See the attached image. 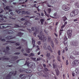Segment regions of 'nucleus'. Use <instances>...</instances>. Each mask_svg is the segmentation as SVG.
Returning <instances> with one entry per match:
<instances>
[{
    "label": "nucleus",
    "mask_w": 79,
    "mask_h": 79,
    "mask_svg": "<svg viewBox=\"0 0 79 79\" xmlns=\"http://www.w3.org/2000/svg\"><path fill=\"white\" fill-rule=\"evenodd\" d=\"M20 52H15L14 53L15 55H19Z\"/></svg>",
    "instance_id": "58"
},
{
    "label": "nucleus",
    "mask_w": 79,
    "mask_h": 79,
    "mask_svg": "<svg viewBox=\"0 0 79 79\" xmlns=\"http://www.w3.org/2000/svg\"><path fill=\"white\" fill-rule=\"evenodd\" d=\"M23 75H24V74H21L19 75V77H22V76H23Z\"/></svg>",
    "instance_id": "59"
},
{
    "label": "nucleus",
    "mask_w": 79,
    "mask_h": 79,
    "mask_svg": "<svg viewBox=\"0 0 79 79\" xmlns=\"http://www.w3.org/2000/svg\"><path fill=\"white\" fill-rule=\"evenodd\" d=\"M30 51H31V49H28L27 50V53H30Z\"/></svg>",
    "instance_id": "33"
},
{
    "label": "nucleus",
    "mask_w": 79,
    "mask_h": 79,
    "mask_svg": "<svg viewBox=\"0 0 79 79\" xmlns=\"http://www.w3.org/2000/svg\"><path fill=\"white\" fill-rule=\"evenodd\" d=\"M20 45V44H19V43H16V44H15V45L16 46H19V45Z\"/></svg>",
    "instance_id": "51"
},
{
    "label": "nucleus",
    "mask_w": 79,
    "mask_h": 79,
    "mask_svg": "<svg viewBox=\"0 0 79 79\" xmlns=\"http://www.w3.org/2000/svg\"><path fill=\"white\" fill-rule=\"evenodd\" d=\"M52 37L50 36H48V42H51L52 41Z\"/></svg>",
    "instance_id": "13"
},
{
    "label": "nucleus",
    "mask_w": 79,
    "mask_h": 79,
    "mask_svg": "<svg viewBox=\"0 0 79 79\" xmlns=\"http://www.w3.org/2000/svg\"><path fill=\"white\" fill-rule=\"evenodd\" d=\"M38 70L39 71V72H41L42 71V69L40 68H38Z\"/></svg>",
    "instance_id": "31"
},
{
    "label": "nucleus",
    "mask_w": 79,
    "mask_h": 79,
    "mask_svg": "<svg viewBox=\"0 0 79 79\" xmlns=\"http://www.w3.org/2000/svg\"><path fill=\"white\" fill-rule=\"evenodd\" d=\"M26 76H24L22 78V79H26Z\"/></svg>",
    "instance_id": "64"
},
{
    "label": "nucleus",
    "mask_w": 79,
    "mask_h": 79,
    "mask_svg": "<svg viewBox=\"0 0 79 79\" xmlns=\"http://www.w3.org/2000/svg\"><path fill=\"white\" fill-rule=\"evenodd\" d=\"M43 47L45 50H47V49H48L50 52H51V53L53 52V51H52V48H51V47H50V46L47 45V44H44Z\"/></svg>",
    "instance_id": "3"
},
{
    "label": "nucleus",
    "mask_w": 79,
    "mask_h": 79,
    "mask_svg": "<svg viewBox=\"0 0 79 79\" xmlns=\"http://www.w3.org/2000/svg\"><path fill=\"white\" fill-rule=\"evenodd\" d=\"M62 20H67V19H68L66 17V16H64L62 18Z\"/></svg>",
    "instance_id": "27"
},
{
    "label": "nucleus",
    "mask_w": 79,
    "mask_h": 79,
    "mask_svg": "<svg viewBox=\"0 0 79 79\" xmlns=\"http://www.w3.org/2000/svg\"><path fill=\"white\" fill-rule=\"evenodd\" d=\"M40 21L41 22V25H43V22H44V20H40Z\"/></svg>",
    "instance_id": "47"
},
{
    "label": "nucleus",
    "mask_w": 79,
    "mask_h": 79,
    "mask_svg": "<svg viewBox=\"0 0 79 79\" xmlns=\"http://www.w3.org/2000/svg\"><path fill=\"white\" fill-rule=\"evenodd\" d=\"M44 32H45V34H48V31H47L46 30H44Z\"/></svg>",
    "instance_id": "61"
},
{
    "label": "nucleus",
    "mask_w": 79,
    "mask_h": 79,
    "mask_svg": "<svg viewBox=\"0 0 79 79\" xmlns=\"http://www.w3.org/2000/svg\"><path fill=\"white\" fill-rule=\"evenodd\" d=\"M30 56H34V55H35L34 54L32 53H31L30 54Z\"/></svg>",
    "instance_id": "48"
},
{
    "label": "nucleus",
    "mask_w": 79,
    "mask_h": 79,
    "mask_svg": "<svg viewBox=\"0 0 79 79\" xmlns=\"http://www.w3.org/2000/svg\"><path fill=\"white\" fill-rule=\"evenodd\" d=\"M55 71L56 73V75L57 76H58L60 74V72L58 69L57 70H55Z\"/></svg>",
    "instance_id": "22"
},
{
    "label": "nucleus",
    "mask_w": 79,
    "mask_h": 79,
    "mask_svg": "<svg viewBox=\"0 0 79 79\" xmlns=\"http://www.w3.org/2000/svg\"><path fill=\"white\" fill-rule=\"evenodd\" d=\"M8 43H10V44H14V43H15L14 42L11 41H8Z\"/></svg>",
    "instance_id": "36"
},
{
    "label": "nucleus",
    "mask_w": 79,
    "mask_h": 79,
    "mask_svg": "<svg viewBox=\"0 0 79 79\" xmlns=\"http://www.w3.org/2000/svg\"><path fill=\"white\" fill-rule=\"evenodd\" d=\"M35 40H33V38L32 39V44H35Z\"/></svg>",
    "instance_id": "29"
},
{
    "label": "nucleus",
    "mask_w": 79,
    "mask_h": 79,
    "mask_svg": "<svg viewBox=\"0 0 79 79\" xmlns=\"http://www.w3.org/2000/svg\"><path fill=\"white\" fill-rule=\"evenodd\" d=\"M53 68L55 69V70H57L58 69V66L56 65V64H53Z\"/></svg>",
    "instance_id": "12"
},
{
    "label": "nucleus",
    "mask_w": 79,
    "mask_h": 79,
    "mask_svg": "<svg viewBox=\"0 0 79 79\" xmlns=\"http://www.w3.org/2000/svg\"><path fill=\"white\" fill-rule=\"evenodd\" d=\"M73 54L75 55H79V52L74 50L73 51Z\"/></svg>",
    "instance_id": "10"
},
{
    "label": "nucleus",
    "mask_w": 79,
    "mask_h": 79,
    "mask_svg": "<svg viewBox=\"0 0 79 79\" xmlns=\"http://www.w3.org/2000/svg\"><path fill=\"white\" fill-rule=\"evenodd\" d=\"M66 24H67V22H65L64 23V25L61 27V29H63V28L64 27H65V26H66Z\"/></svg>",
    "instance_id": "23"
},
{
    "label": "nucleus",
    "mask_w": 79,
    "mask_h": 79,
    "mask_svg": "<svg viewBox=\"0 0 79 79\" xmlns=\"http://www.w3.org/2000/svg\"><path fill=\"white\" fill-rule=\"evenodd\" d=\"M79 68H77L75 71L74 72H73L72 73V75L73 77H74L75 76L74 75H77L79 74Z\"/></svg>",
    "instance_id": "5"
},
{
    "label": "nucleus",
    "mask_w": 79,
    "mask_h": 79,
    "mask_svg": "<svg viewBox=\"0 0 79 79\" xmlns=\"http://www.w3.org/2000/svg\"><path fill=\"white\" fill-rule=\"evenodd\" d=\"M10 27L9 26H2L3 28H5V27L6 28V27Z\"/></svg>",
    "instance_id": "54"
},
{
    "label": "nucleus",
    "mask_w": 79,
    "mask_h": 79,
    "mask_svg": "<svg viewBox=\"0 0 79 79\" xmlns=\"http://www.w3.org/2000/svg\"><path fill=\"white\" fill-rule=\"evenodd\" d=\"M44 69L45 71H50V70H48V69L46 67L44 68Z\"/></svg>",
    "instance_id": "35"
},
{
    "label": "nucleus",
    "mask_w": 79,
    "mask_h": 79,
    "mask_svg": "<svg viewBox=\"0 0 79 79\" xmlns=\"http://www.w3.org/2000/svg\"><path fill=\"white\" fill-rule=\"evenodd\" d=\"M26 13L27 15H30V12H26Z\"/></svg>",
    "instance_id": "63"
},
{
    "label": "nucleus",
    "mask_w": 79,
    "mask_h": 79,
    "mask_svg": "<svg viewBox=\"0 0 79 79\" xmlns=\"http://www.w3.org/2000/svg\"><path fill=\"white\" fill-rule=\"evenodd\" d=\"M79 64V61L77 60H74L72 63V66L73 67H76Z\"/></svg>",
    "instance_id": "4"
},
{
    "label": "nucleus",
    "mask_w": 79,
    "mask_h": 79,
    "mask_svg": "<svg viewBox=\"0 0 79 79\" xmlns=\"http://www.w3.org/2000/svg\"><path fill=\"white\" fill-rule=\"evenodd\" d=\"M38 33H39L38 30H37V31H35L34 32V33H33L34 35L35 36H35H36V34H37Z\"/></svg>",
    "instance_id": "19"
},
{
    "label": "nucleus",
    "mask_w": 79,
    "mask_h": 79,
    "mask_svg": "<svg viewBox=\"0 0 79 79\" xmlns=\"http://www.w3.org/2000/svg\"><path fill=\"white\" fill-rule=\"evenodd\" d=\"M23 33L21 32H19L18 34L17 35V36H19V37H21L23 35Z\"/></svg>",
    "instance_id": "15"
},
{
    "label": "nucleus",
    "mask_w": 79,
    "mask_h": 79,
    "mask_svg": "<svg viewBox=\"0 0 79 79\" xmlns=\"http://www.w3.org/2000/svg\"><path fill=\"white\" fill-rule=\"evenodd\" d=\"M27 30L28 31H29L30 33H31V32L32 31V30H31V29H27Z\"/></svg>",
    "instance_id": "45"
},
{
    "label": "nucleus",
    "mask_w": 79,
    "mask_h": 79,
    "mask_svg": "<svg viewBox=\"0 0 79 79\" xmlns=\"http://www.w3.org/2000/svg\"><path fill=\"white\" fill-rule=\"evenodd\" d=\"M72 32H73L72 30H69L67 31V34L69 37H71V35H72Z\"/></svg>",
    "instance_id": "8"
},
{
    "label": "nucleus",
    "mask_w": 79,
    "mask_h": 79,
    "mask_svg": "<svg viewBox=\"0 0 79 79\" xmlns=\"http://www.w3.org/2000/svg\"><path fill=\"white\" fill-rule=\"evenodd\" d=\"M54 16H50L52 18H54L55 19H56V18H59V17H57V16H56V13H55L53 15Z\"/></svg>",
    "instance_id": "11"
},
{
    "label": "nucleus",
    "mask_w": 79,
    "mask_h": 79,
    "mask_svg": "<svg viewBox=\"0 0 79 79\" xmlns=\"http://www.w3.org/2000/svg\"><path fill=\"white\" fill-rule=\"evenodd\" d=\"M26 65L27 66H28V67H29V64L28 63L27 64V62H26V63L25 64V65Z\"/></svg>",
    "instance_id": "40"
},
{
    "label": "nucleus",
    "mask_w": 79,
    "mask_h": 79,
    "mask_svg": "<svg viewBox=\"0 0 79 79\" xmlns=\"http://www.w3.org/2000/svg\"><path fill=\"white\" fill-rule=\"evenodd\" d=\"M10 19H16V18H13L12 16H10L9 17Z\"/></svg>",
    "instance_id": "39"
},
{
    "label": "nucleus",
    "mask_w": 79,
    "mask_h": 79,
    "mask_svg": "<svg viewBox=\"0 0 79 79\" xmlns=\"http://www.w3.org/2000/svg\"><path fill=\"white\" fill-rule=\"evenodd\" d=\"M66 65H68L69 63H68V60H66Z\"/></svg>",
    "instance_id": "50"
},
{
    "label": "nucleus",
    "mask_w": 79,
    "mask_h": 79,
    "mask_svg": "<svg viewBox=\"0 0 79 79\" xmlns=\"http://www.w3.org/2000/svg\"><path fill=\"white\" fill-rule=\"evenodd\" d=\"M63 30H60L59 31V36L60 37L61 36V34L62 33H63Z\"/></svg>",
    "instance_id": "20"
},
{
    "label": "nucleus",
    "mask_w": 79,
    "mask_h": 79,
    "mask_svg": "<svg viewBox=\"0 0 79 79\" xmlns=\"http://www.w3.org/2000/svg\"><path fill=\"white\" fill-rule=\"evenodd\" d=\"M70 16L73 17V16H76V15L75 14H74V12L73 11L71 13L70 15Z\"/></svg>",
    "instance_id": "14"
},
{
    "label": "nucleus",
    "mask_w": 79,
    "mask_h": 79,
    "mask_svg": "<svg viewBox=\"0 0 79 79\" xmlns=\"http://www.w3.org/2000/svg\"><path fill=\"white\" fill-rule=\"evenodd\" d=\"M25 72H26V73L28 74H30V73H32V71L31 70L28 69Z\"/></svg>",
    "instance_id": "17"
},
{
    "label": "nucleus",
    "mask_w": 79,
    "mask_h": 79,
    "mask_svg": "<svg viewBox=\"0 0 79 79\" xmlns=\"http://www.w3.org/2000/svg\"><path fill=\"white\" fill-rule=\"evenodd\" d=\"M56 2V0H52L51 1V4H54Z\"/></svg>",
    "instance_id": "24"
},
{
    "label": "nucleus",
    "mask_w": 79,
    "mask_h": 79,
    "mask_svg": "<svg viewBox=\"0 0 79 79\" xmlns=\"http://www.w3.org/2000/svg\"><path fill=\"white\" fill-rule=\"evenodd\" d=\"M0 17L2 18L1 20H4V19L3 18V15H0Z\"/></svg>",
    "instance_id": "46"
},
{
    "label": "nucleus",
    "mask_w": 79,
    "mask_h": 79,
    "mask_svg": "<svg viewBox=\"0 0 79 79\" xmlns=\"http://www.w3.org/2000/svg\"><path fill=\"white\" fill-rule=\"evenodd\" d=\"M64 41H67V40H68V38L66 37V36H65L64 38Z\"/></svg>",
    "instance_id": "38"
},
{
    "label": "nucleus",
    "mask_w": 79,
    "mask_h": 79,
    "mask_svg": "<svg viewBox=\"0 0 79 79\" xmlns=\"http://www.w3.org/2000/svg\"><path fill=\"white\" fill-rule=\"evenodd\" d=\"M44 36H45V35L44 34V32L42 31V30H40V35H38V37H39L40 40H43L44 42L46 41L47 37L45 36L44 37Z\"/></svg>",
    "instance_id": "1"
},
{
    "label": "nucleus",
    "mask_w": 79,
    "mask_h": 79,
    "mask_svg": "<svg viewBox=\"0 0 79 79\" xmlns=\"http://www.w3.org/2000/svg\"><path fill=\"white\" fill-rule=\"evenodd\" d=\"M31 29H32V31H34L35 30V31H38L37 30V28L35 27H31Z\"/></svg>",
    "instance_id": "18"
},
{
    "label": "nucleus",
    "mask_w": 79,
    "mask_h": 79,
    "mask_svg": "<svg viewBox=\"0 0 79 79\" xmlns=\"http://www.w3.org/2000/svg\"><path fill=\"white\" fill-rule=\"evenodd\" d=\"M19 71L20 73H22V72H23V70H22V69H20L19 70Z\"/></svg>",
    "instance_id": "62"
},
{
    "label": "nucleus",
    "mask_w": 79,
    "mask_h": 79,
    "mask_svg": "<svg viewBox=\"0 0 79 79\" xmlns=\"http://www.w3.org/2000/svg\"><path fill=\"white\" fill-rule=\"evenodd\" d=\"M37 44H38V45H40V44H41V41H39L38 42H37Z\"/></svg>",
    "instance_id": "55"
},
{
    "label": "nucleus",
    "mask_w": 79,
    "mask_h": 79,
    "mask_svg": "<svg viewBox=\"0 0 79 79\" xmlns=\"http://www.w3.org/2000/svg\"><path fill=\"white\" fill-rule=\"evenodd\" d=\"M5 56H4L2 58L3 60H9V58H8L7 57H6L5 58Z\"/></svg>",
    "instance_id": "25"
},
{
    "label": "nucleus",
    "mask_w": 79,
    "mask_h": 79,
    "mask_svg": "<svg viewBox=\"0 0 79 79\" xmlns=\"http://www.w3.org/2000/svg\"><path fill=\"white\" fill-rule=\"evenodd\" d=\"M70 44L71 45H73L74 47H76L78 45V43L76 41H74L71 43Z\"/></svg>",
    "instance_id": "6"
},
{
    "label": "nucleus",
    "mask_w": 79,
    "mask_h": 79,
    "mask_svg": "<svg viewBox=\"0 0 79 79\" xmlns=\"http://www.w3.org/2000/svg\"><path fill=\"white\" fill-rule=\"evenodd\" d=\"M57 53H58V55H59V56L60 55V50H59L58 51Z\"/></svg>",
    "instance_id": "60"
},
{
    "label": "nucleus",
    "mask_w": 79,
    "mask_h": 79,
    "mask_svg": "<svg viewBox=\"0 0 79 79\" xmlns=\"http://www.w3.org/2000/svg\"><path fill=\"white\" fill-rule=\"evenodd\" d=\"M51 45L53 48H54V44H53V42L52 40L51 41Z\"/></svg>",
    "instance_id": "21"
},
{
    "label": "nucleus",
    "mask_w": 79,
    "mask_h": 79,
    "mask_svg": "<svg viewBox=\"0 0 79 79\" xmlns=\"http://www.w3.org/2000/svg\"><path fill=\"white\" fill-rule=\"evenodd\" d=\"M45 78H46L47 79H48V78L49 77L48 76V75H47V74H46L45 75Z\"/></svg>",
    "instance_id": "42"
},
{
    "label": "nucleus",
    "mask_w": 79,
    "mask_h": 79,
    "mask_svg": "<svg viewBox=\"0 0 79 79\" xmlns=\"http://www.w3.org/2000/svg\"><path fill=\"white\" fill-rule=\"evenodd\" d=\"M8 32L9 34H13V31L11 30H10L8 31Z\"/></svg>",
    "instance_id": "37"
},
{
    "label": "nucleus",
    "mask_w": 79,
    "mask_h": 79,
    "mask_svg": "<svg viewBox=\"0 0 79 79\" xmlns=\"http://www.w3.org/2000/svg\"><path fill=\"white\" fill-rule=\"evenodd\" d=\"M54 40L55 42H56V44H57V43H58V41L57 40H56V38L54 39Z\"/></svg>",
    "instance_id": "52"
},
{
    "label": "nucleus",
    "mask_w": 79,
    "mask_h": 79,
    "mask_svg": "<svg viewBox=\"0 0 79 79\" xmlns=\"http://www.w3.org/2000/svg\"><path fill=\"white\" fill-rule=\"evenodd\" d=\"M48 13H50L51 12V9H49L48 10Z\"/></svg>",
    "instance_id": "57"
},
{
    "label": "nucleus",
    "mask_w": 79,
    "mask_h": 79,
    "mask_svg": "<svg viewBox=\"0 0 79 79\" xmlns=\"http://www.w3.org/2000/svg\"><path fill=\"white\" fill-rule=\"evenodd\" d=\"M13 58L15 60H17L18 58V56H14V57H13Z\"/></svg>",
    "instance_id": "32"
},
{
    "label": "nucleus",
    "mask_w": 79,
    "mask_h": 79,
    "mask_svg": "<svg viewBox=\"0 0 79 79\" xmlns=\"http://www.w3.org/2000/svg\"><path fill=\"white\" fill-rule=\"evenodd\" d=\"M21 49V46H19L18 47H17L16 48V49H18L19 50H20V49Z\"/></svg>",
    "instance_id": "49"
},
{
    "label": "nucleus",
    "mask_w": 79,
    "mask_h": 79,
    "mask_svg": "<svg viewBox=\"0 0 79 79\" xmlns=\"http://www.w3.org/2000/svg\"><path fill=\"white\" fill-rule=\"evenodd\" d=\"M15 26H15L16 27H19V25L17 24H15Z\"/></svg>",
    "instance_id": "56"
},
{
    "label": "nucleus",
    "mask_w": 79,
    "mask_h": 79,
    "mask_svg": "<svg viewBox=\"0 0 79 79\" xmlns=\"http://www.w3.org/2000/svg\"><path fill=\"white\" fill-rule=\"evenodd\" d=\"M6 39L7 40H11V39H12V36L8 35L6 37Z\"/></svg>",
    "instance_id": "16"
},
{
    "label": "nucleus",
    "mask_w": 79,
    "mask_h": 79,
    "mask_svg": "<svg viewBox=\"0 0 79 79\" xmlns=\"http://www.w3.org/2000/svg\"><path fill=\"white\" fill-rule=\"evenodd\" d=\"M6 10H9L10 9V6H7L5 8Z\"/></svg>",
    "instance_id": "41"
},
{
    "label": "nucleus",
    "mask_w": 79,
    "mask_h": 79,
    "mask_svg": "<svg viewBox=\"0 0 79 79\" xmlns=\"http://www.w3.org/2000/svg\"><path fill=\"white\" fill-rule=\"evenodd\" d=\"M44 14L47 17H49L48 14H47V12L45 11V10H44Z\"/></svg>",
    "instance_id": "30"
},
{
    "label": "nucleus",
    "mask_w": 79,
    "mask_h": 79,
    "mask_svg": "<svg viewBox=\"0 0 79 79\" xmlns=\"http://www.w3.org/2000/svg\"><path fill=\"white\" fill-rule=\"evenodd\" d=\"M46 56H47V57H49L50 56V54L49 53H47L46 55Z\"/></svg>",
    "instance_id": "53"
},
{
    "label": "nucleus",
    "mask_w": 79,
    "mask_h": 79,
    "mask_svg": "<svg viewBox=\"0 0 79 79\" xmlns=\"http://www.w3.org/2000/svg\"><path fill=\"white\" fill-rule=\"evenodd\" d=\"M29 23H30L29 22H27L24 23V25H27L28 24H29Z\"/></svg>",
    "instance_id": "34"
},
{
    "label": "nucleus",
    "mask_w": 79,
    "mask_h": 79,
    "mask_svg": "<svg viewBox=\"0 0 79 79\" xmlns=\"http://www.w3.org/2000/svg\"><path fill=\"white\" fill-rule=\"evenodd\" d=\"M6 48L7 51H9V50H10V48H9V47L7 46Z\"/></svg>",
    "instance_id": "44"
},
{
    "label": "nucleus",
    "mask_w": 79,
    "mask_h": 79,
    "mask_svg": "<svg viewBox=\"0 0 79 79\" xmlns=\"http://www.w3.org/2000/svg\"><path fill=\"white\" fill-rule=\"evenodd\" d=\"M73 12L76 15H77L78 13H79V10H78L77 9H76L75 10H74L73 11Z\"/></svg>",
    "instance_id": "9"
},
{
    "label": "nucleus",
    "mask_w": 79,
    "mask_h": 79,
    "mask_svg": "<svg viewBox=\"0 0 79 79\" xmlns=\"http://www.w3.org/2000/svg\"><path fill=\"white\" fill-rule=\"evenodd\" d=\"M15 73V71H13L10 72L9 73V74H8L6 77V79H10L11 77H12V76H15L17 73V71L15 70V73Z\"/></svg>",
    "instance_id": "2"
},
{
    "label": "nucleus",
    "mask_w": 79,
    "mask_h": 79,
    "mask_svg": "<svg viewBox=\"0 0 79 79\" xmlns=\"http://www.w3.org/2000/svg\"><path fill=\"white\" fill-rule=\"evenodd\" d=\"M63 43L65 46H66L68 44V41H64Z\"/></svg>",
    "instance_id": "26"
},
{
    "label": "nucleus",
    "mask_w": 79,
    "mask_h": 79,
    "mask_svg": "<svg viewBox=\"0 0 79 79\" xmlns=\"http://www.w3.org/2000/svg\"><path fill=\"white\" fill-rule=\"evenodd\" d=\"M62 9L65 11H68L69 10V8L66 5H64L62 6Z\"/></svg>",
    "instance_id": "7"
},
{
    "label": "nucleus",
    "mask_w": 79,
    "mask_h": 79,
    "mask_svg": "<svg viewBox=\"0 0 79 79\" xmlns=\"http://www.w3.org/2000/svg\"><path fill=\"white\" fill-rule=\"evenodd\" d=\"M15 11L16 13H18L19 14L20 13H21V10H20L17 9L15 10Z\"/></svg>",
    "instance_id": "28"
},
{
    "label": "nucleus",
    "mask_w": 79,
    "mask_h": 79,
    "mask_svg": "<svg viewBox=\"0 0 79 79\" xmlns=\"http://www.w3.org/2000/svg\"><path fill=\"white\" fill-rule=\"evenodd\" d=\"M70 58L72 59V60H74V57H73V56H70Z\"/></svg>",
    "instance_id": "43"
}]
</instances>
